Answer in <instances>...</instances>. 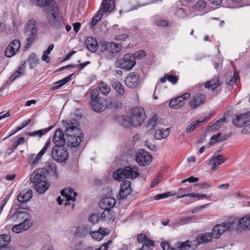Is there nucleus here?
I'll return each instance as SVG.
<instances>
[{
    "mask_svg": "<svg viewBox=\"0 0 250 250\" xmlns=\"http://www.w3.org/2000/svg\"><path fill=\"white\" fill-rule=\"evenodd\" d=\"M68 156V152L63 146H54L51 150V157L60 163L65 161Z\"/></svg>",
    "mask_w": 250,
    "mask_h": 250,
    "instance_id": "nucleus-6",
    "label": "nucleus"
},
{
    "mask_svg": "<svg viewBox=\"0 0 250 250\" xmlns=\"http://www.w3.org/2000/svg\"><path fill=\"white\" fill-rule=\"evenodd\" d=\"M64 133V132H63L61 128L56 130L52 139L55 146H63L66 144Z\"/></svg>",
    "mask_w": 250,
    "mask_h": 250,
    "instance_id": "nucleus-16",
    "label": "nucleus"
},
{
    "mask_svg": "<svg viewBox=\"0 0 250 250\" xmlns=\"http://www.w3.org/2000/svg\"><path fill=\"white\" fill-rule=\"evenodd\" d=\"M85 44L87 48L91 52H95L98 48L97 40L93 37H88L85 41Z\"/></svg>",
    "mask_w": 250,
    "mask_h": 250,
    "instance_id": "nucleus-26",
    "label": "nucleus"
},
{
    "mask_svg": "<svg viewBox=\"0 0 250 250\" xmlns=\"http://www.w3.org/2000/svg\"><path fill=\"white\" fill-rule=\"evenodd\" d=\"M204 123H205V120H203L202 121H196V122H193V123H191L190 125H189L188 126V127L186 129V132L187 133L191 132L195 128H197V127L198 126V125L199 124H200V123L204 124Z\"/></svg>",
    "mask_w": 250,
    "mask_h": 250,
    "instance_id": "nucleus-47",
    "label": "nucleus"
},
{
    "mask_svg": "<svg viewBox=\"0 0 250 250\" xmlns=\"http://www.w3.org/2000/svg\"><path fill=\"white\" fill-rule=\"evenodd\" d=\"M131 182L125 181L121 184L119 195L122 198H125L131 193Z\"/></svg>",
    "mask_w": 250,
    "mask_h": 250,
    "instance_id": "nucleus-21",
    "label": "nucleus"
},
{
    "mask_svg": "<svg viewBox=\"0 0 250 250\" xmlns=\"http://www.w3.org/2000/svg\"><path fill=\"white\" fill-rule=\"evenodd\" d=\"M93 247L90 246H86L83 241L79 242L76 246V250H93Z\"/></svg>",
    "mask_w": 250,
    "mask_h": 250,
    "instance_id": "nucleus-46",
    "label": "nucleus"
},
{
    "mask_svg": "<svg viewBox=\"0 0 250 250\" xmlns=\"http://www.w3.org/2000/svg\"><path fill=\"white\" fill-rule=\"evenodd\" d=\"M46 170L42 168H39L35 171L30 175V181L33 183H38L43 180L46 176Z\"/></svg>",
    "mask_w": 250,
    "mask_h": 250,
    "instance_id": "nucleus-17",
    "label": "nucleus"
},
{
    "mask_svg": "<svg viewBox=\"0 0 250 250\" xmlns=\"http://www.w3.org/2000/svg\"><path fill=\"white\" fill-rule=\"evenodd\" d=\"M138 242L143 245L149 244L150 246L154 247L155 246L154 242L149 239L145 234H140L137 237Z\"/></svg>",
    "mask_w": 250,
    "mask_h": 250,
    "instance_id": "nucleus-35",
    "label": "nucleus"
},
{
    "mask_svg": "<svg viewBox=\"0 0 250 250\" xmlns=\"http://www.w3.org/2000/svg\"><path fill=\"white\" fill-rule=\"evenodd\" d=\"M169 128H160L157 129L154 134V137L157 140H161L166 138L170 134Z\"/></svg>",
    "mask_w": 250,
    "mask_h": 250,
    "instance_id": "nucleus-30",
    "label": "nucleus"
},
{
    "mask_svg": "<svg viewBox=\"0 0 250 250\" xmlns=\"http://www.w3.org/2000/svg\"><path fill=\"white\" fill-rule=\"evenodd\" d=\"M99 219V215L96 214H92L89 217V221L92 224H95L98 222Z\"/></svg>",
    "mask_w": 250,
    "mask_h": 250,
    "instance_id": "nucleus-59",
    "label": "nucleus"
},
{
    "mask_svg": "<svg viewBox=\"0 0 250 250\" xmlns=\"http://www.w3.org/2000/svg\"><path fill=\"white\" fill-rule=\"evenodd\" d=\"M225 162V160L221 155H218L212 157L210 163L213 165L214 167L218 166Z\"/></svg>",
    "mask_w": 250,
    "mask_h": 250,
    "instance_id": "nucleus-43",
    "label": "nucleus"
},
{
    "mask_svg": "<svg viewBox=\"0 0 250 250\" xmlns=\"http://www.w3.org/2000/svg\"><path fill=\"white\" fill-rule=\"evenodd\" d=\"M198 180H199V179L197 177H194L193 176H190L187 179H185L183 180L182 181V183H185L187 182H189L190 183H194V182H196L198 181Z\"/></svg>",
    "mask_w": 250,
    "mask_h": 250,
    "instance_id": "nucleus-63",
    "label": "nucleus"
},
{
    "mask_svg": "<svg viewBox=\"0 0 250 250\" xmlns=\"http://www.w3.org/2000/svg\"><path fill=\"white\" fill-rule=\"evenodd\" d=\"M155 24L160 27H166L169 26L168 21L166 20H159L155 21Z\"/></svg>",
    "mask_w": 250,
    "mask_h": 250,
    "instance_id": "nucleus-52",
    "label": "nucleus"
},
{
    "mask_svg": "<svg viewBox=\"0 0 250 250\" xmlns=\"http://www.w3.org/2000/svg\"><path fill=\"white\" fill-rule=\"evenodd\" d=\"M250 121V111L245 113L236 114L233 119V125L238 127H242Z\"/></svg>",
    "mask_w": 250,
    "mask_h": 250,
    "instance_id": "nucleus-13",
    "label": "nucleus"
},
{
    "mask_svg": "<svg viewBox=\"0 0 250 250\" xmlns=\"http://www.w3.org/2000/svg\"><path fill=\"white\" fill-rule=\"evenodd\" d=\"M235 227L233 222L223 223L215 225L212 229V236L213 238H218L226 230L231 231Z\"/></svg>",
    "mask_w": 250,
    "mask_h": 250,
    "instance_id": "nucleus-7",
    "label": "nucleus"
},
{
    "mask_svg": "<svg viewBox=\"0 0 250 250\" xmlns=\"http://www.w3.org/2000/svg\"><path fill=\"white\" fill-rule=\"evenodd\" d=\"M64 133L67 136L66 144L68 146L76 147L79 146L82 141L83 136L78 128V124L70 123L65 128Z\"/></svg>",
    "mask_w": 250,
    "mask_h": 250,
    "instance_id": "nucleus-2",
    "label": "nucleus"
},
{
    "mask_svg": "<svg viewBox=\"0 0 250 250\" xmlns=\"http://www.w3.org/2000/svg\"><path fill=\"white\" fill-rule=\"evenodd\" d=\"M121 49V46L113 42H106V50H107V59H111L114 54L118 52Z\"/></svg>",
    "mask_w": 250,
    "mask_h": 250,
    "instance_id": "nucleus-18",
    "label": "nucleus"
},
{
    "mask_svg": "<svg viewBox=\"0 0 250 250\" xmlns=\"http://www.w3.org/2000/svg\"><path fill=\"white\" fill-rule=\"evenodd\" d=\"M31 2L43 8V11L52 27L59 28L62 27V20L59 16L58 8L53 0H30Z\"/></svg>",
    "mask_w": 250,
    "mask_h": 250,
    "instance_id": "nucleus-1",
    "label": "nucleus"
},
{
    "mask_svg": "<svg viewBox=\"0 0 250 250\" xmlns=\"http://www.w3.org/2000/svg\"><path fill=\"white\" fill-rule=\"evenodd\" d=\"M27 36L26 47H28L34 42L37 36V32H25Z\"/></svg>",
    "mask_w": 250,
    "mask_h": 250,
    "instance_id": "nucleus-40",
    "label": "nucleus"
},
{
    "mask_svg": "<svg viewBox=\"0 0 250 250\" xmlns=\"http://www.w3.org/2000/svg\"><path fill=\"white\" fill-rule=\"evenodd\" d=\"M221 84V83L219 81L218 77H216L209 81L205 83V86L206 88H210V89L214 90L216 88L218 87Z\"/></svg>",
    "mask_w": 250,
    "mask_h": 250,
    "instance_id": "nucleus-33",
    "label": "nucleus"
},
{
    "mask_svg": "<svg viewBox=\"0 0 250 250\" xmlns=\"http://www.w3.org/2000/svg\"><path fill=\"white\" fill-rule=\"evenodd\" d=\"M109 233V230L107 228H100L98 231H91L90 235L93 239L99 241Z\"/></svg>",
    "mask_w": 250,
    "mask_h": 250,
    "instance_id": "nucleus-20",
    "label": "nucleus"
},
{
    "mask_svg": "<svg viewBox=\"0 0 250 250\" xmlns=\"http://www.w3.org/2000/svg\"><path fill=\"white\" fill-rule=\"evenodd\" d=\"M167 80L173 84H176L178 81V78L172 75L167 74Z\"/></svg>",
    "mask_w": 250,
    "mask_h": 250,
    "instance_id": "nucleus-57",
    "label": "nucleus"
},
{
    "mask_svg": "<svg viewBox=\"0 0 250 250\" xmlns=\"http://www.w3.org/2000/svg\"><path fill=\"white\" fill-rule=\"evenodd\" d=\"M51 144V141L50 140H48L45 143L44 146L42 148V149L39 152V153H41L42 155L45 154V153L46 152L47 149L50 146Z\"/></svg>",
    "mask_w": 250,
    "mask_h": 250,
    "instance_id": "nucleus-58",
    "label": "nucleus"
},
{
    "mask_svg": "<svg viewBox=\"0 0 250 250\" xmlns=\"http://www.w3.org/2000/svg\"><path fill=\"white\" fill-rule=\"evenodd\" d=\"M133 55L135 57V59H141L146 56V52L144 50H140L135 52Z\"/></svg>",
    "mask_w": 250,
    "mask_h": 250,
    "instance_id": "nucleus-54",
    "label": "nucleus"
},
{
    "mask_svg": "<svg viewBox=\"0 0 250 250\" xmlns=\"http://www.w3.org/2000/svg\"><path fill=\"white\" fill-rule=\"evenodd\" d=\"M98 88L99 91L104 95H107L110 91V86L106 83L103 81H101L98 85Z\"/></svg>",
    "mask_w": 250,
    "mask_h": 250,
    "instance_id": "nucleus-37",
    "label": "nucleus"
},
{
    "mask_svg": "<svg viewBox=\"0 0 250 250\" xmlns=\"http://www.w3.org/2000/svg\"><path fill=\"white\" fill-rule=\"evenodd\" d=\"M157 122V118L156 116H154L149 121L148 123V127L150 129H153L156 125Z\"/></svg>",
    "mask_w": 250,
    "mask_h": 250,
    "instance_id": "nucleus-53",
    "label": "nucleus"
},
{
    "mask_svg": "<svg viewBox=\"0 0 250 250\" xmlns=\"http://www.w3.org/2000/svg\"><path fill=\"white\" fill-rule=\"evenodd\" d=\"M91 228L88 226H82L79 228L78 232L77 235L81 238H83L85 237L89 233H91Z\"/></svg>",
    "mask_w": 250,
    "mask_h": 250,
    "instance_id": "nucleus-41",
    "label": "nucleus"
},
{
    "mask_svg": "<svg viewBox=\"0 0 250 250\" xmlns=\"http://www.w3.org/2000/svg\"><path fill=\"white\" fill-rule=\"evenodd\" d=\"M36 21L34 20L28 21L25 26V32H37Z\"/></svg>",
    "mask_w": 250,
    "mask_h": 250,
    "instance_id": "nucleus-32",
    "label": "nucleus"
},
{
    "mask_svg": "<svg viewBox=\"0 0 250 250\" xmlns=\"http://www.w3.org/2000/svg\"><path fill=\"white\" fill-rule=\"evenodd\" d=\"M61 194L66 198V202L72 201L74 202L75 197L77 193L71 188H67L62 190Z\"/></svg>",
    "mask_w": 250,
    "mask_h": 250,
    "instance_id": "nucleus-23",
    "label": "nucleus"
},
{
    "mask_svg": "<svg viewBox=\"0 0 250 250\" xmlns=\"http://www.w3.org/2000/svg\"><path fill=\"white\" fill-rule=\"evenodd\" d=\"M136 64L135 57L133 54L127 53L118 62V66L124 69L131 70Z\"/></svg>",
    "mask_w": 250,
    "mask_h": 250,
    "instance_id": "nucleus-9",
    "label": "nucleus"
},
{
    "mask_svg": "<svg viewBox=\"0 0 250 250\" xmlns=\"http://www.w3.org/2000/svg\"><path fill=\"white\" fill-rule=\"evenodd\" d=\"M131 116H127L124 120V124L127 127L133 125L140 126L144 121V111L141 107H134L131 109Z\"/></svg>",
    "mask_w": 250,
    "mask_h": 250,
    "instance_id": "nucleus-3",
    "label": "nucleus"
},
{
    "mask_svg": "<svg viewBox=\"0 0 250 250\" xmlns=\"http://www.w3.org/2000/svg\"><path fill=\"white\" fill-rule=\"evenodd\" d=\"M100 50L103 52L102 55H104L107 58L106 42L100 46Z\"/></svg>",
    "mask_w": 250,
    "mask_h": 250,
    "instance_id": "nucleus-64",
    "label": "nucleus"
},
{
    "mask_svg": "<svg viewBox=\"0 0 250 250\" xmlns=\"http://www.w3.org/2000/svg\"><path fill=\"white\" fill-rule=\"evenodd\" d=\"M25 63V62H22L21 65L19 66L17 70L9 78V80L10 81L12 82L15 80L20 77L24 74L25 69V67L24 66Z\"/></svg>",
    "mask_w": 250,
    "mask_h": 250,
    "instance_id": "nucleus-25",
    "label": "nucleus"
},
{
    "mask_svg": "<svg viewBox=\"0 0 250 250\" xmlns=\"http://www.w3.org/2000/svg\"><path fill=\"white\" fill-rule=\"evenodd\" d=\"M188 241H185L178 244L177 250H187L190 248V246L188 244Z\"/></svg>",
    "mask_w": 250,
    "mask_h": 250,
    "instance_id": "nucleus-49",
    "label": "nucleus"
},
{
    "mask_svg": "<svg viewBox=\"0 0 250 250\" xmlns=\"http://www.w3.org/2000/svg\"><path fill=\"white\" fill-rule=\"evenodd\" d=\"M50 183L46 180L38 182L35 185V188L39 194H42L49 188Z\"/></svg>",
    "mask_w": 250,
    "mask_h": 250,
    "instance_id": "nucleus-22",
    "label": "nucleus"
},
{
    "mask_svg": "<svg viewBox=\"0 0 250 250\" xmlns=\"http://www.w3.org/2000/svg\"><path fill=\"white\" fill-rule=\"evenodd\" d=\"M188 104L191 109H195L204 104L207 101V95L202 93H193L190 96Z\"/></svg>",
    "mask_w": 250,
    "mask_h": 250,
    "instance_id": "nucleus-8",
    "label": "nucleus"
},
{
    "mask_svg": "<svg viewBox=\"0 0 250 250\" xmlns=\"http://www.w3.org/2000/svg\"><path fill=\"white\" fill-rule=\"evenodd\" d=\"M191 96L189 93H185L171 100L169 106L172 108L178 109L182 106Z\"/></svg>",
    "mask_w": 250,
    "mask_h": 250,
    "instance_id": "nucleus-11",
    "label": "nucleus"
},
{
    "mask_svg": "<svg viewBox=\"0 0 250 250\" xmlns=\"http://www.w3.org/2000/svg\"><path fill=\"white\" fill-rule=\"evenodd\" d=\"M99 92L96 88H94L91 90L90 91V101H94L97 99L99 97Z\"/></svg>",
    "mask_w": 250,
    "mask_h": 250,
    "instance_id": "nucleus-51",
    "label": "nucleus"
},
{
    "mask_svg": "<svg viewBox=\"0 0 250 250\" xmlns=\"http://www.w3.org/2000/svg\"><path fill=\"white\" fill-rule=\"evenodd\" d=\"M226 122V119L224 118L223 119H220L217 121H216L214 124H213L210 128L211 129H216L217 128H219L221 127L224 123Z\"/></svg>",
    "mask_w": 250,
    "mask_h": 250,
    "instance_id": "nucleus-48",
    "label": "nucleus"
},
{
    "mask_svg": "<svg viewBox=\"0 0 250 250\" xmlns=\"http://www.w3.org/2000/svg\"><path fill=\"white\" fill-rule=\"evenodd\" d=\"M136 160L140 166H146L149 165L152 161V157L143 149H140L137 152Z\"/></svg>",
    "mask_w": 250,
    "mask_h": 250,
    "instance_id": "nucleus-10",
    "label": "nucleus"
},
{
    "mask_svg": "<svg viewBox=\"0 0 250 250\" xmlns=\"http://www.w3.org/2000/svg\"><path fill=\"white\" fill-rule=\"evenodd\" d=\"M73 75V74H72L68 76L67 77L63 78V79L55 83V85L52 87V90L53 91L58 89L60 88L64 84L68 82L71 80V78Z\"/></svg>",
    "mask_w": 250,
    "mask_h": 250,
    "instance_id": "nucleus-38",
    "label": "nucleus"
},
{
    "mask_svg": "<svg viewBox=\"0 0 250 250\" xmlns=\"http://www.w3.org/2000/svg\"><path fill=\"white\" fill-rule=\"evenodd\" d=\"M169 196H170V192H165L156 195L155 196L154 199L156 200H158L161 199L166 198Z\"/></svg>",
    "mask_w": 250,
    "mask_h": 250,
    "instance_id": "nucleus-60",
    "label": "nucleus"
},
{
    "mask_svg": "<svg viewBox=\"0 0 250 250\" xmlns=\"http://www.w3.org/2000/svg\"><path fill=\"white\" fill-rule=\"evenodd\" d=\"M22 227L21 224H17L14 225L12 228L13 232L19 233L21 232L22 231H23V229H22Z\"/></svg>",
    "mask_w": 250,
    "mask_h": 250,
    "instance_id": "nucleus-55",
    "label": "nucleus"
},
{
    "mask_svg": "<svg viewBox=\"0 0 250 250\" xmlns=\"http://www.w3.org/2000/svg\"><path fill=\"white\" fill-rule=\"evenodd\" d=\"M239 224L243 229H250V214L241 217L239 219Z\"/></svg>",
    "mask_w": 250,
    "mask_h": 250,
    "instance_id": "nucleus-31",
    "label": "nucleus"
},
{
    "mask_svg": "<svg viewBox=\"0 0 250 250\" xmlns=\"http://www.w3.org/2000/svg\"><path fill=\"white\" fill-rule=\"evenodd\" d=\"M90 104L93 109L97 112L103 111L107 106V102L104 97H99L95 100L90 101Z\"/></svg>",
    "mask_w": 250,
    "mask_h": 250,
    "instance_id": "nucleus-14",
    "label": "nucleus"
},
{
    "mask_svg": "<svg viewBox=\"0 0 250 250\" xmlns=\"http://www.w3.org/2000/svg\"><path fill=\"white\" fill-rule=\"evenodd\" d=\"M18 221L24 220L20 224L22 225L23 231H25L30 229L32 225V220L28 217V214L25 212H18L14 215Z\"/></svg>",
    "mask_w": 250,
    "mask_h": 250,
    "instance_id": "nucleus-12",
    "label": "nucleus"
},
{
    "mask_svg": "<svg viewBox=\"0 0 250 250\" xmlns=\"http://www.w3.org/2000/svg\"><path fill=\"white\" fill-rule=\"evenodd\" d=\"M221 133L218 132L216 135H213L210 140V145H213L217 143L223 141L225 139L221 138Z\"/></svg>",
    "mask_w": 250,
    "mask_h": 250,
    "instance_id": "nucleus-45",
    "label": "nucleus"
},
{
    "mask_svg": "<svg viewBox=\"0 0 250 250\" xmlns=\"http://www.w3.org/2000/svg\"><path fill=\"white\" fill-rule=\"evenodd\" d=\"M101 219L107 223L113 222L115 219L113 211L110 209H104L101 214Z\"/></svg>",
    "mask_w": 250,
    "mask_h": 250,
    "instance_id": "nucleus-29",
    "label": "nucleus"
},
{
    "mask_svg": "<svg viewBox=\"0 0 250 250\" xmlns=\"http://www.w3.org/2000/svg\"><path fill=\"white\" fill-rule=\"evenodd\" d=\"M102 7L98 14L96 15L93 18L91 21V26H95L98 21H99L102 17L103 14L108 12H111L114 8V2L113 0H103L102 3Z\"/></svg>",
    "mask_w": 250,
    "mask_h": 250,
    "instance_id": "nucleus-5",
    "label": "nucleus"
},
{
    "mask_svg": "<svg viewBox=\"0 0 250 250\" xmlns=\"http://www.w3.org/2000/svg\"><path fill=\"white\" fill-rule=\"evenodd\" d=\"M128 37V35L126 33L117 35L115 39L117 41H125Z\"/></svg>",
    "mask_w": 250,
    "mask_h": 250,
    "instance_id": "nucleus-62",
    "label": "nucleus"
},
{
    "mask_svg": "<svg viewBox=\"0 0 250 250\" xmlns=\"http://www.w3.org/2000/svg\"><path fill=\"white\" fill-rule=\"evenodd\" d=\"M21 43L19 40H15L11 42L7 46L5 54L7 57L15 55L20 48Z\"/></svg>",
    "mask_w": 250,
    "mask_h": 250,
    "instance_id": "nucleus-15",
    "label": "nucleus"
},
{
    "mask_svg": "<svg viewBox=\"0 0 250 250\" xmlns=\"http://www.w3.org/2000/svg\"><path fill=\"white\" fill-rule=\"evenodd\" d=\"M212 237V234L211 235L210 233L207 232L197 236V240L199 244L208 243L211 241Z\"/></svg>",
    "mask_w": 250,
    "mask_h": 250,
    "instance_id": "nucleus-39",
    "label": "nucleus"
},
{
    "mask_svg": "<svg viewBox=\"0 0 250 250\" xmlns=\"http://www.w3.org/2000/svg\"><path fill=\"white\" fill-rule=\"evenodd\" d=\"M111 85L116 90L117 95L118 97H121L124 95L125 93L124 87L119 81L116 80H112L111 82Z\"/></svg>",
    "mask_w": 250,
    "mask_h": 250,
    "instance_id": "nucleus-27",
    "label": "nucleus"
},
{
    "mask_svg": "<svg viewBox=\"0 0 250 250\" xmlns=\"http://www.w3.org/2000/svg\"><path fill=\"white\" fill-rule=\"evenodd\" d=\"M206 6L204 0H198L193 6V9L196 11H203Z\"/></svg>",
    "mask_w": 250,
    "mask_h": 250,
    "instance_id": "nucleus-44",
    "label": "nucleus"
},
{
    "mask_svg": "<svg viewBox=\"0 0 250 250\" xmlns=\"http://www.w3.org/2000/svg\"><path fill=\"white\" fill-rule=\"evenodd\" d=\"M175 15H176L180 19H183L186 17L187 13L184 8H179L176 9Z\"/></svg>",
    "mask_w": 250,
    "mask_h": 250,
    "instance_id": "nucleus-50",
    "label": "nucleus"
},
{
    "mask_svg": "<svg viewBox=\"0 0 250 250\" xmlns=\"http://www.w3.org/2000/svg\"><path fill=\"white\" fill-rule=\"evenodd\" d=\"M53 127V126H49L47 128L35 131L29 133L28 135L31 137L38 136L39 138H41L43 135L46 134L47 132L49 131Z\"/></svg>",
    "mask_w": 250,
    "mask_h": 250,
    "instance_id": "nucleus-36",
    "label": "nucleus"
},
{
    "mask_svg": "<svg viewBox=\"0 0 250 250\" xmlns=\"http://www.w3.org/2000/svg\"><path fill=\"white\" fill-rule=\"evenodd\" d=\"M186 196L191 197L192 198H200V199H203V198H210L211 197V195L210 194L207 195V194H199V193L192 192V193H189L188 194L185 193V194H179L178 196V198L180 199V198H183Z\"/></svg>",
    "mask_w": 250,
    "mask_h": 250,
    "instance_id": "nucleus-34",
    "label": "nucleus"
},
{
    "mask_svg": "<svg viewBox=\"0 0 250 250\" xmlns=\"http://www.w3.org/2000/svg\"><path fill=\"white\" fill-rule=\"evenodd\" d=\"M161 246L164 250H177V248L175 249L170 247V244L167 242H162L161 243Z\"/></svg>",
    "mask_w": 250,
    "mask_h": 250,
    "instance_id": "nucleus-56",
    "label": "nucleus"
},
{
    "mask_svg": "<svg viewBox=\"0 0 250 250\" xmlns=\"http://www.w3.org/2000/svg\"><path fill=\"white\" fill-rule=\"evenodd\" d=\"M116 201L114 198L111 197H106L102 200L100 206L104 209H110L115 204Z\"/></svg>",
    "mask_w": 250,
    "mask_h": 250,
    "instance_id": "nucleus-24",
    "label": "nucleus"
},
{
    "mask_svg": "<svg viewBox=\"0 0 250 250\" xmlns=\"http://www.w3.org/2000/svg\"><path fill=\"white\" fill-rule=\"evenodd\" d=\"M42 156V155L39 152V153L37 155L33 162L31 163V165L32 167H35L38 164L39 161L40 160Z\"/></svg>",
    "mask_w": 250,
    "mask_h": 250,
    "instance_id": "nucleus-61",
    "label": "nucleus"
},
{
    "mask_svg": "<svg viewBox=\"0 0 250 250\" xmlns=\"http://www.w3.org/2000/svg\"><path fill=\"white\" fill-rule=\"evenodd\" d=\"M11 241L10 235L4 234L0 235V247H4L8 245Z\"/></svg>",
    "mask_w": 250,
    "mask_h": 250,
    "instance_id": "nucleus-42",
    "label": "nucleus"
},
{
    "mask_svg": "<svg viewBox=\"0 0 250 250\" xmlns=\"http://www.w3.org/2000/svg\"><path fill=\"white\" fill-rule=\"evenodd\" d=\"M139 175L137 167L128 166L114 172L113 177L115 180L121 181L124 179H134Z\"/></svg>",
    "mask_w": 250,
    "mask_h": 250,
    "instance_id": "nucleus-4",
    "label": "nucleus"
},
{
    "mask_svg": "<svg viewBox=\"0 0 250 250\" xmlns=\"http://www.w3.org/2000/svg\"><path fill=\"white\" fill-rule=\"evenodd\" d=\"M139 76L135 72L130 73L125 80L126 85L130 88L135 87L138 84Z\"/></svg>",
    "mask_w": 250,
    "mask_h": 250,
    "instance_id": "nucleus-19",
    "label": "nucleus"
},
{
    "mask_svg": "<svg viewBox=\"0 0 250 250\" xmlns=\"http://www.w3.org/2000/svg\"><path fill=\"white\" fill-rule=\"evenodd\" d=\"M32 197V190L29 189L27 191L21 192L17 196V199L20 203H26Z\"/></svg>",
    "mask_w": 250,
    "mask_h": 250,
    "instance_id": "nucleus-28",
    "label": "nucleus"
}]
</instances>
